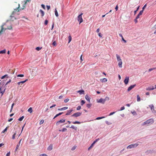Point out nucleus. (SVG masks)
Listing matches in <instances>:
<instances>
[{"instance_id":"nucleus-1","label":"nucleus","mask_w":156,"mask_h":156,"mask_svg":"<svg viewBox=\"0 0 156 156\" xmlns=\"http://www.w3.org/2000/svg\"><path fill=\"white\" fill-rule=\"evenodd\" d=\"M154 122V120L153 119H150L144 122L142 124V125L144 126L145 125H150L152 124Z\"/></svg>"},{"instance_id":"nucleus-2","label":"nucleus","mask_w":156,"mask_h":156,"mask_svg":"<svg viewBox=\"0 0 156 156\" xmlns=\"http://www.w3.org/2000/svg\"><path fill=\"white\" fill-rule=\"evenodd\" d=\"M19 7L20 5L19 4L18 7L16 9H14V10L13 11V12L12 13L11 16L14 17V16L16 14V13L19 12Z\"/></svg>"},{"instance_id":"nucleus-3","label":"nucleus","mask_w":156,"mask_h":156,"mask_svg":"<svg viewBox=\"0 0 156 156\" xmlns=\"http://www.w3.org/2000/svg\"><path fill=\"white\" fill-rule=\"evenodd\" d=\"M83 14L81 13L78 16V20L80 22V24L83 22V20L82 18V15Z\"/></svg>"},{"instance_id":"nucleus-4","label":"nucleus","mask_w":156,"mask_h":156,"mask_svg":"<svg viewBox=\"0 0 156 156\" xmlns=\"http://www.w3.org/2000/svg\"><path fill=\"white\" fill-rule=\"evenodd\" d=\"M82 114L81 112H77L76 113H75L71 115L72 117H77L80 116Z\"/></svg>"},{"instance_id":"nucleus-5","label":"nucleus","mask_w":156,"mask_h":156,"mask_svg":"<svg viewBox=\"0 0 156 156\" xmlns=\"http://www.w3.org/2000/svg\"><path fill=\"white\" fill-rule=\"evenodd\" d=\"M97 101L98 103H101L103 104H104L105 103V100L104 99L102 98H100L99 100H97Z\"/></svg>"},{"instance_id":"nucleus-6","label":"nucleus","mask_w":156,"mask_h":156,"mask_svg":"<svg viewBox=\"0 0 156 156\" xmlns=\"http://www.w3.org/2000/svg\"><path fill=\"white\" fill-rule=\"evenodd\" d=\"M129 77L126 76L125 78V80L124 81V82L126 85H127L129 81Z\"/></svg>"},{"instance_id":"nucleus-7","label":"nucleus","mask_w":156,"mask_h":156,"mask_svg":"<svg viewBox=\"0 0 156 156\" xmlns=\"http://www.w3.org/2000/svg\"><path fill=\"white\" fill-rule=\"evenodd\" d=\"M150 108L152 112H155V111L154 109V107L153 105H149Z\"/></svg>"},{"instance_id":"nucleus-8","label":"nucleus","mask_w":156,"mask_h":156,"mask_svg":"<svg viewBox=\"0 0 156 156\" xmlns=\"http://www.w3.org/2000/svg\"><path fill=\"white\" fill-rule=\"evenodd\" d=\"M136 84H134L133 85H131L130 86H129L127 89V91L128 92L130 90H131L134 87L136 86Z\"/></svg>"},{"instance_id":"nucleus-9","label":"nucleus","mask_w":156,"mask_h":156,"mask_svg":"<svg viewBox=\"0 0 156 156\" xmlns=\"http://www.w3.org/2000/svg\"><path fill=\"white\" fill-rule=\"evenodd\" d=\"M65 122V119H61L59 121H58V122H57L56 123V125H58L60 123H64Z\"/></svg>"},{"instance_id":"nucleus-10","label":"nucleus","mask_w":156,"mask_h":156,"mask_svg":"<svg viewBox=\"0 0 156 156\" xmlns=\"http://www.w3.org/2000/svg\"><path fill=\"white\" fill-rule=\"evenodd\" d=\"M28 80L27 79H26L25 80L17 83V84L18 85H22L23 83L28 81Z\"/></svg>"},{"instance_id":"nucleus-11","label":"nucleus","mask_w":156,"mask_h":156,"mask_svg":"<svg viewBox=\"0 0 156 156\" xmlns=\"http://www.w3.org/2000/svg\"><path fill=\"white\" fill-rule=\"evenodd\" d=\"M73 111V109H71L70 110H67V112L66 114V115H69L70 114L71 112Z\"/></svg>"},{"instance_id":"nucleus-12","label":"nucleus","mask_w":156,"mask_h":156,"mask_svg":"<svg viewBox=\"0 0 156 156\" xmlns=\"http://www.w3.org/2000/svg\"><path fill=\"white\" fill-rule=\"evenodd\" d=\"M53 148V145L52 144H51L48 147L47 150L48 151H51L52 149Z\"/></svg>"},{"instance_id":"nucleus-13","label":"nucleus","mask_w":156,"mask_h":156,"mask_svg":"<svg viewBox=\"0 0 156 156\" xmlns=\"http://www.w3.org/2000/svg\"><path fill=\"white\" fill-rule=\"evenodd\" d=\"M155 88H154L153 86H152V87H149L147 88L146 89V90H154Z\"/></svg>"},{"instance_id":"nucleus-14","label":"nucleus","mask_w":156,"mask_h":156,"mask_svg":"<svg viewBox=\"0 0 156 156\" xmlns=\"http://www.w3.org/2000/svg\"><path fill=\"white\" fill-rule=\"evenodd\" d=\"M116 57H117V61L118 62L122 61V60L121 59L119 55L117 54H116Z\"/></svg>"},{"instance_id":"nucleus-15","label":"nucleus","mask_w":156,"mask_h":156,"mask_svg":"<svg viewBox=\"0 0 156 156\" xmlns=\"http://www.w3.org/2000/svg\"><path fill=\"white\" fill-rule=\"evenodd\" d=\"M86 99L89 102H90V98L88 96V95H86L85 96Z\"/></svg>"},{"instance_id":"nucleus-16","label":"nucleus","mask_w":156,"mask_h":156,"mask_svg":"<svg viewBox=\"0 0 156 156\" xmlns=\"http://www.w3.org/2000/svg\"><path fill=\"white\" fill-rule=\"evenodd\" d=\"M84 90H78L77 91V92L79 93L80 94H84Z\"/></svg>"},{"instance_id":"nucleus-17","label":"nucleus","mask_w":156,"mask_h":156,"mask_svg":"<svg viewBox=\"0 0 156 156\" xmlns=\"http://www.w3.org/2000/svg\"><path fill=\"white\" fill-rule=\"evenodd\" d=\"M122 61H119L118 66L120 68L122 67Z\"/></svg>"},{"instance_id":"nucleus-18","label":"nucleus","mask_w":156,"mask_h":156,"mask_svg":"<svg viewBox=\"0 0 156 156\" xmlns=\"http://www.w3.org/2000/svg\"><path fill=\"white\" fill-rule=\"evenodd\" d=\"M63 113V112H60L59 113L56 114L54 117L53 118L54 119H55V118L57 117L58 116L62 115V114Z\"/></svg>"},{"instance_id":"nucleus-19","label":"nucleus","mask_w":156,"mask_h":156,"mask_svg":"<svg viewBox=\"0 0 156 156\" xmlns=\"http://www.w3.org/2000/svg\"><path fill=\"white\" fill-rule=\"evenodd\" d=\"M100 80L102 82H106L107 81V79L105 78H104L103 79H100Z\"/></svg>"},{"instance_id":"nucleus-20","label":"nucleus","mask_w":156,"mask_h":156,"mask_svg":"<svg viewBox=\"0 0 156 156\" xmlns=\"http://www.w3.org/2000/svg\"><path fill=\"white\" fill-rule=\"evenodd\" d=\"M5 89H4L3 90H2V88L1 87L0 88V93L2 94H3L5 92Z\"/></svg>"},{"instance_id":"nucleus-21","label":"nucleus","mask_w":156,"mask_h":156,"mask_svg":"<svg viewBox=\"0 0 156 156\" xmlns=\"http://www.w3.org/2000/svg\"><path fill=\"white\" fill-rule=\"evenodd\" d=\"M133 148L135 147H136L138 145V144H132Z\"/></svg>"},{"instance_id":"nucleus-22","label":"nucleus","mask_w":156,"mask_h":156,"mask_svg":"<svg viewBox=\"0 0 156 156\" xmlns=\"http://www.w3.org/2000/svg\"><path fill=\"white\" fill-rule=\"evenodd\" d=\"M40 11L41 13V16L42 17L44 15V12L43 10H42L41 9L40 10Z\"/></svg>"},{"instance_id":"nucleus-23","label":"nucleus","mask_w":156,"mask_h":156,"mask_svg":"<svg viewBox=\"0 0 156 156\" xmlns=\"http://www.w3.org/2000/svg\"><path fill=\"white\" fill-rule=\"evenodd\" d=\"M28 111L30 112V113H31L33 112L32 108L31 107L28 110Z\"/></svg>"},{"instance_id":"nucleus-24","label":"nucleus","mask_w":156,"mask_h":156,"mask_svg":"<svg viewBox=\"0 0 156 156\" xmlns=\"http://www.w3.org/2000/svg\"><path fill=\"white\" fill-rule=\"evenodd\" d=\"M6 50L5 49L1 51H0V54H5L6 53Z\"/></svg>"},{"instance_id":"nucleus-25","label":"nucleus","mask_w":156,"mask_h":156,"mask_svg":"<svg viewBox=\"0 0 156 156\" xmlns=\"http://www.w3.org/2000/svg\"><path fill=\"white\" fill-rule=\"evenodd\" d=\"M55 14L56 17H58V12L56 9H55Z\"/></svg>"},{"instance_id":"nucleus-26","label":"nucleus","mask_w":156,"mask_h":156,"mask_svg":"<svg viewBox=\"0 0 156 156\" xmlns=\"http://www.w3.org/2000/svg\"><path fill=\"white\" fill-rule=\"evenodd\" d=\"M137 101H140V97L139 95H137Z\"/></svg>"},{"instance_id":"nucleus-27","label":"nucleus","mask_w":156,"mask_h":156,"mask_svg":"<svg viewBox=\"0 0 156 156\" xmlns=\"http://www.w3.org/2000/svg\"><path fill=\"white\" fill-rule=\"evenodd\" d=\"M20 146V144H18L17 145L16 147V149L15 150V151H17V150L19 149Z\"/></svg>"},{"instance_id":"nucleus-28","label":"nucleus","mask_w":156,"mask_h":156,"mask_svg":"<svg viewBox=\"0 0 156 156\" xmlns=\"http://www.w3.org/2000/svg\"><path fill=\"white\" fill-rule=\"evenodd\" d=\"M5 77H7V78H8V75L7 74H6L3 76H2L1 77V79H3Z\"/></svg>"},{"instance_id":"nucleus-29","label":"nucleus","mask_w":156,"mask_h":156,"mask_svg":"<svg viewBox=\"0 0 156 156\" xmlns=\"http://www.w3.org/2000/svg\"><path fill=\"white\" fill-rule=\"evenodd\" d=\"M24 118V116H23L18 119V120L20 121H21L23 120Z\"/></svg>"},{"instance_id":"nucleus-30","label":"nucleus","mask_w":156,"mask_h":156,"mask_svg":"<svg viewBox=\"0 0 156 156\" xmlns=\"http://www.w3.org/2000/svg\"><path fill=\"white\" fill-rule=\"evenodd\" d=\"M72 123L74 124H80V122H78V121L73 122Z\"/></svg>"},{"instance_id":"nucleus-31","label":"nucleus","mask_w":156,"mask_h":156,"mask_svg":"<svg viewBox=\"0 0 156 156\" xmlns=\"http://www.w3.org/2000/svg\"><path fill=\"white\" fill-rule=\"evenodd\" d=\"M68 38L69 39L68 43H69L72 40V37L70 35L68 37Z\"/></svg>"},{"instance_id":"nucleus-32","label":"nucleus","mask_w":156,"mask_h":156,"mask_svg":"<svg viewBox=\"0 0 156 156\" xmlns=\"http://www.w3.org/2000/svg\"><path fill=\"white\" fill-rule=\"evenodd\" d=\"M70 128L75 129V130L77 129V128L76 127L74 126H72L71 127H70Z\"/></svg>"},{"instance_id":"nucleus-33","label":"nucleus","mask_w":156,"mask_h":156,"mask_svg":"<svg viewBox=\"0 0 156 156\" xmlns=\"http://www.w3.org/2000/svg\"><path fill=\"white\" fill-rule=\"evenodd\" d=\"M154 69H156V67H154V68H151V69H149L148 70V71L149 72H150L153 70H154Z\"/></svg>"},{"instance_id":"nucleus-34","label":"nucleus","mask_w":156,"mask_h":156,"mask_svg":"<svg viewBox=\"0 0 156 156\" xmlns=\"http://www.w3.org/2000/svg\"><path fill=\"white\" fill-rule=\"evenodd\" d=\"M105 117L104 116H103V117H98L97 118H96V120L100 119H102L103 118H104Z\"/></svg>"},{"instance_id":"nucleus-35","label":"nucleus","mask_w":156,"mask_h":156,"mask_svg":"<svg viewBox=\"0 0 156 156\" xmlns=\"http://www.w3.org/2000/svg\"><path fill=\"white\" fill-rule=\"evenodd\" d=\"M91 105H92V104H87V107L88 108H89L91 106Z\"/></svg>"},{"instance_id":"nucleus-36","label":"nucleus","mask_w":156,"mask_h":156,"mask_svg":"<svg viewBox=\"0 0 156 156\" xmlns=\"http://www.w3.org/2000/svg\"><path fill=\"white\" fill-rule=\"evenodd\" d=\"M133 148V147H132V144L129 145L127 147V149H130V148Z\"/></svg>"},{"instance_id":"nucleus-37","label":"nucleus","mask_w":156,"mask_h":156,"mask_svg":"<svg viewBox=\"0 0 156 156\" xmlns=\"http://www.w3.org/2000/svg\"><path fill=\"white\" fill-rule=\"evenodd\" d=\"M85 103V101L83 100H81V105H83Z\"/></svg>"},{"instance_id":"nucleus-38","label":"nucleus","mask_w":156,"mask_h":156,"mask_svg":"<svg viewBox=\"0 0 156 156\" xmlns=\"http://www.w3.org/2000/svg\"><path fill=\"white\" fill-rule=\"evenodd\" d=\"M44 122V120L42 119L40 122V125H41L43 124Z\"/></svg>"},{"instance_id":"nucleus-39","label":"nucleus","mask_w":156,"mask_h":156,"mask_svg":"<svg viewBox=\"0 0 156 156\" xmlns=\"http://www.w3.org/2000/svg\"><path fill=\"white\" fill-rule=\"evenodd\" d=\"M104 100H105V101H108L109 100V98L108 97H106L105 99H104Z\"/></svg>"},{"instance_id":"nucleus-40","label":"nucleus","mask_w":156,"mask_h":156,"mask_svg":"<svg viewBox=\"0 0 156 156\" xmlns=\"http://www.w3.org/2000/svg\"><path fill=\"white\" fill-rule=\"evenodd\" d=\"M24 76L23 74H19L17 76V77H23Z\"/></svg>"},{"instance_id":"nucleus-41","label":"nucleus","mask_w":156,"mask_h":156,"mask_svg":"<svg viewBox=\"0 0 156 156\" xmlns=\"http://www.w3.org/2000/svg\"><path fill=\"white\" fill-rule=\"evenodd\" d=\"M94 144H93V143H92V144L91 145L90 147L88 148V150H89L93 146Z\"/></svg>"},{"instance_id":"nucleus-42","label":"nucleus","mask_w":156,"mask_h":156,"mask_svg":"<svg viewBox=\"0 0 156 156\" xmlns=\"http://www.w3.org/2000/svg\"><path fill=\"white\" fill-rule=\"evenodd\" d=\"M14 103H13L12 104V106H11V110H10V112H11L12 109H13V107L14 106Z\"/></svg>"},{"instance_id":"nucleus-43","label":"nucleus","mask_w":156,"mask_h":156,"mask_svg":"<svg viewBox=\"0 0 156 156\" xmlns=\"http://www.w3.org/2000/svg\"><path fill=\"white\" fill-rule=\"evenodd\" d=\"M143 11H143V10H142L140 11L139 13V15H141L142 14V13L143 12Z\"/></svg>"},{"instance_id":"nucleus-44","label":"nucleus","mask_w":156,"mask_h":156,"mask_svg":"<svg viewBox=\"0 0 156 156\" xmlns=\"http://www.w3.org/2000/svg\"><path fill=\"white\" fill-rule=\"evenodd\" d=\"M16 135V133H15L14 134L12 135V139H15V135Z\"/></svg>"},{"instance_id":"nucleus-45","label":"nucleus","mask_w":156,"mask_h":156,"mask_svg":"<svg viewBox=\"0 0 156 156\" xmlns=\"http://www.w3.org/2000/svg\"><path fill=\"white\" fill-rule=\"evenodd\" d=\"M81 108V107L80 106H78L77 107V108H76V110H80Z\"/></svg>"},{"instance_id":"nucleus-46","label":"nucleus","mask_w":156,"mask_h":156,"mask_svg":"<svg viewBox=\"0 0 156 156\" xmlns=\"http://www.w3.org/2000/svg\"><path fill=\"white\" fill-rule=\"evenodd\" d=\"M3 30H4V29H3L2 26V29L0 31V34H1L2 33L3 31Z\"/></svg>"},{"instance_id":"nucleus-47","label":"nucleus","mask_w":156,"mask_h":156,"mask_svg":"<svg viewBox=\"0 0 156 156\" xmlns=\"http://www.w3.org/2000/svg\"><path fill=\"white\" fill-rule=\"evenodd\" d=\"M48 20H46L45 21V22H44V24L45 25H46L48 23Z\"/></svg>"},{"instance_id":"nucleus-48","label":"nucleus","mask_w":156,"mask_h":156,"mask_svg":"<svg viewBox=\"0 0 156 156\" xmlns=\"http://www.w3.org/2000/svg\"><path fill=\"white\" fill-rule=\"evenodd\" d=\"M36 49L37 50L39 51L41 49V48H40L39 47H37Z\"/></svg>"},{"instance_id":"nucleus-49","label":"nucleus","mask_w":156,"mask_h":156,"mask_svg":"<svg viewBox=\"0 0 156 156\" xmlns=\"http://www.w3.org/2000/svg\"><path fill=\"white\" fill-rule=\"evenodd\" d=\"M67 130V129L66 128H63L62 130V131L64 132Z\"/></svg>"},{"instance_id":"nucleus-50","label":"nucleus","mask_w":156,"mask_h":156,"mask_svg":"<svg viewBox=\"0 0 156 156\" xmlns=\"http://www.w3.org/2000/svg\"><path fill=\"white\" fill-rule=\"evenodd\" d=\"M147 6V5L146 4L144 6V7H143L142 8V10H143V11H144V9Z\"/></svg>"},{"instance_id":"nucleus-51","label":"nucleus","mask_w":156,"mask_h":156,"mask_svg":"<svg viewBox=\"0 0 156 156\" xmlns=\"http://www.w3.org/2000/svg\"><path fill=\"white\" fill-rule=\"evenodd\" d=\"M56 43L55 41H54L52 43V45L53 46H55L56 45Z\"/></svg>"},{"instance_id":"nucleus-52","label":"nucleus","mask_w":156,"mask_h":156,"mask_svg":"<svg viewBox=\"0 0 156 156\" xmlns=\"http://www.w3.org/2000/svg\"><path fill=\"white\" fill-rule=\"evenodd\" d=\"M11 79L9 80V81L6 83L5 84V85H7L8 83L11 82Z\"/></svg>"},{"instance_id":"nucleus-53","label":"nucleus","mask_w":156,"mask_h":156,"mask_svg":"<svg viewBox=\"0 0 156 156\" xmlns=\"http://www.w3.org/2000/svg\"><path fill=\"white\" fill-rule=\"evenodd\" d=\"M76 146H73L72 148V149L71 150H72V151H74V150H75V149H76Z\"/></svg>"},{"instance_id":"nucleus-54","label":"nucleus","mask_w":156,"mask_h":156,"mask_svg":"<svg viewBox=\"0 0 156 156\" xmlns=\"http://www.w3.org/2000/svg\"><path fill=\"white\" fill-rule=\"evenodd\" d=\"M40 156H47V155L46 154H40Z\"/></svg>"},{"instance_id":"nucleus-55","label":"nucleus","mask_w":156,"mask_h":156,"mask_svg":"<svg viewBox=\"0 0 156 156\" xmlns=\"http://www.w3.org/2000/svg\"><path fill=\"white\" fill-rule=\"evenodd\" d=\"M115 112H111L109 114V115H113V114H114Z\"/></svg>"},{"instance_id":"nucleus-56","label":"nucleus","mask_w":156,"mask_h":156,"mask_svg":"<svg viewBox=\"0 0 156 156\" xmlns=\"http://www.w3.org/2000/svg\"><path fill=\"white\" fill-rule=\"evenodd\" d=\"M124 109H125L124 107V106H123V107H122L120 109V111L122 110H124Z\"/></svg>"},{"instance_id":"nucleus-57","label":"nucleus","mask_w":156,"mask_h":156,"mask_svg":"<svg viewBox=\"0 0 156 156\" xmlns=\"http://www.w3.org/2000/svg\"><path fill=\"white\" fill-rule=\"evenodd\" d=\"M99 140V139H97L96 140L94 141V142L93 143V144H95V143H96V142H97L98 140Z\"/></svg>"},{"instance_id":"nucleus-58","label":"nucleus","mask_w":156,"mask_h":156,"mask_svg":"<svg viewBox=\"0 0 156 156\" xmlns=\"http://www.w3.org/2000/svg\"><path fill=\"white\" fill-rule=\"evenodd\" d=\"M58 111L64 110L63 109V108H58Z\"/></svg>"},{"instance_id":"nucleus-59","label":"nucleus","mask_w":156,"mask_h":156,"mask_svg":"<svg viewBox=\"0 0 156 156\" xmlns=\"http://www.w3.org/2000/svg\"><path fill=\"white\" fill-rule=\"evenodd\" d=\"M82 55L80 57V62H82L83 61V60L82 59Z\"/></svg>"},{"instance_id":"nucleus-60","label":"nucleus","mask_w":156,"mask_h":156,"mask_svg":"<svg viewBox=\"0 0 156 156\" xmlns=\"http://www.w3.org/2000/svg\"><path fill=\"white\" fill-rule=\"evenodd\" d=\"M69 99H66L64 100V102H67L69 101Z\"/></svg>"},{"instance_id":"nucleus-61","label":"nucleus","mask_w":156,"mask_h":156,"mask_svg":"<svg viewBox=\"0 0 156 156\" xmlns=\"http://www.w3.org/2000/svg\"><path fill=\"white\" fill-rule=\"evenodd\" d=\"M55 106V105H53L51 106L50 107V108H52L53 107H54Z\"/></svg>"},{"instance_id":"nucleus-62","label":"nucleus","mask_w":156,"mask_h":156,"mask_svg":"<svg viewBox=\"0 0 156 156\" xmlns=\"http://www.w3.org/2000/svg\"><path fill=\"white\" fill-rule=\"evenodd\" d=\"M68 108L67 107H63V109L64 110H66Z\"/></svg>"},{"instance_id":"nucleus-63","label":"nucleus","mask_w":156,"mask_h":156,"mask_svg":"<svg viewBox=\"0 0 156 156\" xmlns=\"http://www.w3.org/2000/svg\"><path fill=\"white\" fill-rule=\"evenodd\" d=\"M41 7L44 9H45V6L43 4H42L41 5Z\"/></svg>"},{"instance_id":"nucleus-64","label":"nucleus","mask_w":156,"mask_h":156,"mask_svg":"<svg viewBox=\"0 0 156 156\" xmlns=\"http://www.w3.org/2000/svg\"><path fill=\"white\" fill-rule=\"evenodd\" d=\"M98 35L99 37H102V34H101V33H99L98 34Z\"/></svg>"}]
</instances>
